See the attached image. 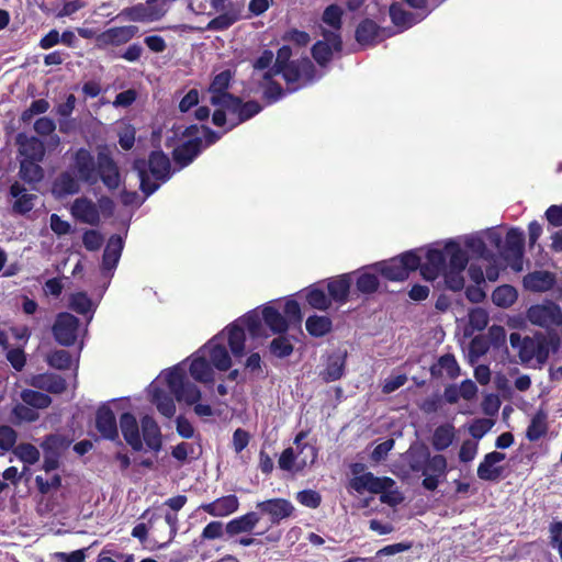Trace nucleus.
I'll use <instances>...</instances> for the list:
<instances>
[{"label":"nucleus","instance_id":"f257e3e1","mask_svg":"<svg viewBox=\"0 0 562 562\" xmlns=\"http://www.w3.org/2000/svg\"><path fill=\"white\" fill-rule=\"evenodd\" d=\"M233 77V71L225 69L212 78L207 88V92L211 94L210 103L216 108L212 114V123L217 127H223L228 122L227 114L231 115L226 132L251 120L262 111V105L258 101H244L228 91Z\"/></svg>","mask_w":562,"mask_h":562},{"label":"nucleus","instance_id":"f03ea898","mask_svg":"<svg viewBox=\"0 0 562 562\" xmlns=\"http://www.w3.org/2000/svg\"><path fill=\"white\" fill-rule=\"evenodd\" d=\"M74 165L79 179L85 183L94 184L100 177L109 190H115L121 184L119 166L106 147L98 151L97 161L87 148L77 149Z\"/></svg>","mask_w":562,"mask_h":562},{"label":"nucleus","instance_id":"7ed1b4c3","mask_svg":"<svg viewBox=\"0 0 562 562\" xmlns=\"http://www.w3.org/2000/svg\"><path fill=\"white\" fill-rule=\"evenodd\" d=\"M292 49L289 45L281 46L277 52L276 61L263 78L271 79L273 75H282L284 81L289 86L290 92L300 88L312 85L318 79L317 70L313 61L308 57H302L291 60Z\"/></svg>","mask_w":562,"mask_h":562},{"label":"nucleus","instance_id":"20e7f679","mask_svg":"<svg viewBox=\"0 0 562 562\" xmlns=\"http://www.w3.org/2000/svg\"><path fill=\"white\" fill-rule=\"evenodd\" d=\"M133 169L139 178V189L146 198L156 192L171 176L169 157L162 150H153L148 159H135Z\"/></svg>","mask_w":562,"mask_h":562},{"label":"nucleus","instance_id":"39448f33","mask_svg":"<svg viewBox=\"0 0 562 562\" xmlns=\"http://www.w3.org/2000/svg\"><path fill=\"white\" fill-rule=\"evenodd\" d=\"M409 467L413 472H420L424 476L422 485L427 491H435L440 477L446 476L447 459L442 454L430 456L427 449L413 452L409 456Z\"/></svg>","mask_w":562,"mask_h":562},{"label":"nucleus","instance_id":"423d86ee","mask_svg":"<svg viewBox=\"0 0 562 562\" xmlns=\"http://www.w3.org/2000/svg\"><path fill=\"white\" fill-rule=\"evenodd\" d=\"M420 256L417 250H407L387 260L378 261L371 265L373 271L389 281H405L411 272L418 270Z\"/></svg>","mask_w":562,"mask_h":562},{"label":"nucleus","instance_id":"0eeeda50","mask_svg":"<svg viewBox=\"0 0 562 562\" xmlns=\"http://www.w3.org/2000/svg\"><path fill=\"white\" fill-rule=\"evenodd\" d=\"M166 382L169 391L178 402L193 405L201 398L200 389L186 379L183 371L177 367L170 369L166 374Z\"/></svg>","mask_w":562,"mask_h":562},{"label":"nucleus","instance_id":"6e6552de","mask_svg":"<svg viewBox=\"0 0 562 562\" xmlns=\"http://www.w3.org/2000/svg\"><path fill=\"white\" fill-rule=\"evenodd\" d=\"M342 15L344 10L336 3L327 5L321 16L324 24L329 26L331 30L322 27L321 35L325 40H329L337 53H340L344 47L342 37L340 31L342 29Z\"/></svg>","mask_w":562,"mask_h":562},{"label":"nucleus","instance_id":"1a4fd4ad","mask_svg":"<svg viewBox=\"0 0 562 562\" xmlns=\"http://www.w3.org/2000/svg\"><path fill=\"white\" fill-rule=\"evenodd\" d=\"M527 317L531 324L544 328L562 325V311L554 302L530 306L527 311Z\"/></svg>","mask_w":562,"mask_h":562},{"label":"nucleus","instance_id":"9d476101","mask_svg":"<svg viewBox=\"0 0 562 562\" xmlns=\"http://www.w3.org/2000/svg\"><path fill=\"white\" fill-rule=\"evenodd\" d=\"M78 329V317L67 312L57 314L55 323L52 327L55 340L65 347H70L76 342Z\"/></svg>","mask_w":562,"mask_h":562},{"label":"nucleus","instance_id":"9b49d317","mask_svg":"<svg viewBox=\"0 0 562 562\" xmlns=\"http://www.w3.org/2000/svg\"><path fill=\"white\" fill-rule=\"evenodd\" d=\"M392 35L390 30L369 18L361 20L355 31V38L362 47L375 46Z\"/></svg>","mask_w":562,"mask_h":562},{"label":"nucleus","instance_id":"f8f14e48","mask_svg":"<svg viewBox=\"0 0 562 562\" xmlns=\"http://www.w3.org/2000/svg\"><path fill=\"white\" fill-rule=\"evenodd\" d=\"M262 515H267L272 525H279L282 520L292 517L295 513L294 505L286 498H270L257 504Z\"/></svg>","mask_w":562,"mask_h":562},{"label":"nucleus","instance_id":"ddd939ff","mask_svg":"<svg viewBox=\"0 0 562 562\" xmlns=\"http://www.w3.org/2000/svg\"><path fill=\"white\" fill-rule=\"evenodd\" d=\"M166 12L167 9L162 4L149 3L147 0L146 4L138 3L123 9L119 16H124L133 22H153L160 20Z\"/></svg>","mask_w":562,"mask_h":562},{"label":"nucleus","instance_id":"4468645a","mask_svg":"<svg viewBox=\"0 0 562 562\" xmlns=\"http://www.w3.org/2000/svg\"><path fill=\"white\" fill-rule=\"evenodd\" d=\"M139 29L136 25H124L110 27L95 37L98 48H105L108 46H120L130 42L136 36Z\"/></svg>","mask_w":562,"mask_h":562},{"label":"nucleus","instance_id":"2eb2a0df","mask_svg":"<svg viewBox=\"0 0 562 562\" xmlns=\"http://www.w3.org/2000/svg\"><path fill=\"white\" fill-rule=\"evenodd\" d=\"M420 276L427 281H434L447 270L446 250L429 248L426 261L418 267Z\"/></svg>","mask_w":562,"mask_h":562},{"label":"nucleus","instance_id":"dca6fc26","mask_svg":"<svg viewBox=\"0 0 562 562\" xmlns=\"http://www.w3.org/2000/svg\"><path fill=\"white\" fill-rule=\"evenodd\" d=\"M352 282H355V292L358 295H372L378 292L380 288L379 273L373 271L371 265L364 266L356 271H352Z\"/></svg>","mask_w":562,"mask_h":562},{"label":"nucleus","instance_id":"f3484780","mask_svg":"<svg viewBox=\"0 0 562 562\" xmlns=\"http://www.w3.org/2000/svg\"><path fill=\"white\" fill-rule=\"evenodd\" d=\"M224 337L220 334L214 336L202 348V351L207 352L209 361L220 371H227L232 366V359L228 350L223 344Z\"/></svg>","mask_w":562,"mask_h":562},{"label":"nucleus","instance_id":"a211bd4d","mask_svg":"<svg viewBox=\"0 0 562 562\" xmlns=\"http://www.w3.org/2000/svg\"><path fill=\"white\" fill-rule=\"evenodd\" d=\"M204 145L201 137H194L182 142L172 150V159L180 168H186L203 151Z\"/></svg>","mask_w":562,"mask_h":562},{"label":"nucleus","instance_id":"6ab92c4d","mask_svg":"<svg viewBox=\"0 0 562 562\" xmlns=\"http://www.w3.org/2000/svg\"><path fill=\"white\" fill-rule=\"evenodd\" d=\"M70 213L80 223L91 226H97L100 223L98 205L87 196L77 198L71 204Z\"/></svg>","mask_w":562,"mask_h":562},{"label":"nucleus","instance_id":"aec40b11","mask_svg":"<svg viewBox=\"0 0 562 562\" xmlns=\"http://www.w3.org/2000/svg\"><path fill=\"white\" fill-rule=\"evenodd\" d=\"M95 428L106 440L117 441L119 430L115 415L110 406L102 404L95 413Z\"/></svg>","mask_w":562,"mask_h":562},{"label":"nucleus","instance_id":"412c9836","mask_svg":"<svg viewBox=\"0 0 562 562\" xmlns=\"http://www.w3.org/2000/svg\"><path fill=\"white\" fill-rule=\"evenodd\" d=\"M239 508V499L235 494L225 495L211 503H203L198 510H203L213 517H227Z\"/></svg>","mask_w":562,"mask_h":562},{"label":"nucleus","instance_id":"4be33fe9","mask_svg":"<svg viewBox=\"0 0 562 562\" xmlns=\"http://www.w3.org/2000/svg\"><path fill=\"white\" fill-rule=\"evenodd\" d=\"M120 428L126 443L134 451H142L144 445L140 437L139 425L132 413L125 412L120 416Z\"/></svg>","mask_w":562,"mask_h":562},{"label":"nucleus","instance_id":"5701e85b","mask_svg":"<svg viewBox=\"0 0 562 562\" xmlns=\"http://www.w3.org/2000/svg\"><path fill=\"white\" fill-rule=\"evenodd\" d=\"M352 273H344L331 278L327 283V291L331 302L344 305L351 294Z\"/></svg>","mask_w":562,"mask_h":562},{"label":"nucleus","instance_id":"b1692460","mask_svg":"<svg viewBox=\"0 0 562 562\" xmlns=\"http://www.w3.org/2000/svg\"><path fill=\"white\" fill-rule=\"evenodd\" d=\"M505 453L498 451L486 453L477 467V476L483 481H497L503 474V467L496 464L505 460Z\"/></svg>","mask_w":562,"mask_h":562},{"label":"nucleus","instance_id":"393cba45","mask_svg":"<svg viewBox=\"0 0 562 562\" xmlns=\"http://www.w3.org/2000/svg\"><path fill=\"white\" fill-rule=\"evenodd\" d=\"M460 366L452 353L440 356L435 363L431 364L429 372L431 378H448L454 380L460 375Z\"/></svg>","mask_w":562,"mask_h":562},{"label":"nucleus","instance_id":"a878e982","mask_svg":"<svg viewBox=\"0 0 562 562\" xmlns=\"http://www.w3.org/2000/svg\"><path fill=\"white\" fill-rule=\"evenodd\" d=\"M16 143L19 145L20 154L24 157L23 159L37 161H42L44 159L45 145L38 137H29L24 134H19Z\"/></svg>","mask_w":562,"mask_h":562},{"label":"nucleus","instance_id":"bb28decb","mask_svg":"<svg viewBox=\"0 0 562 562\" xmlns=\"http://www.w3.org/2000/svg\"><path fill=\"white\" fill-rule=\"evenodd\" d=\"M525 250V234L520 228L508 229L505 237L503 255L506 259L520 261Z\"/></svg>","mask_w":562,"mask_h":562},{"label":"nucleus","instance_id":"cd10ccee","mask_svg":"<svg viewBox=\"0 0 562 562\" xmlns=\"http://www.w3.org/2000/svg\"><path fill=\"white\" fill-rule=\"evenodd\" d=\"M9 193L15 199L12 205L14 213L24 215L33 210L37 196L33 193H27L23 184L15 181L10 186Z\"/></svg>","mask_w":562,"mask_h":562},{"label":"nucleus","instance_id":"c85d7f7f","mask_svg":"<svg viewBox=\"0 0 562 562\" xmlns=\"http://www.w3.org/2000/svg\"><path fill=\"white\" fill-rule=\"evenodd\" d=\"M80 179L70 171L60 172L52 183V192L56 198L77 194L80 191Z\"/></svg>","mask_w":562,"mask_h":562},{"label":"nucleus","instance_id":"c756f323","mask_svg":"<svg viewBox=\"0 0 562 562\" xmlns=\"http://www.w3.org/2000/svg\"><path fill=\"white\" fill-rule=\"evenodd\" d=\"M142 436L146 446L155 451L159 452L162 447L161 431L157 422L149 415H145L140 419Z\"/></svg>","mask_w":562,"mask_h":562},{"label":"nucleus","instance_id":"7c9ffc66","mask_svg":"<svg viewBox=\"0 0 562 562\" xmlns=\"http://www.w3.org/2000/svg\"><path fill=\"white\" fill-rule=\"evenodd\" d=\"M123 248H124V240L120 235L114 234L109 238L105 249L103 251V256H102V270L103 271H110V270H113L116 268L119 260L121 258Z\"/></svg>","mask_w":562,"mask_h":562},{"label":"nucleus","instance_id":"2f4dec72","mask_svg":"<svg viewBox=\"0 0 562 562\" xmlns=\"http://www.w3.org/2000/svg\"><path fill=\"white\" fill-rule=\"evenodd\" d=\"M31 384L38 390H43L52 394H61L67 389L66 380L54 373L34 375Z\"/></svg>","mask_w":562,"mask_h":562},{"label":"nucleus","instance_id":"473e14b6","mask_svg":"<svg viewBox=\"0 0 562 562\" xmlns=\"http://www.w3.org/2000/svg\"><path fill=\"white\" fill-rule=\"evenodd\" d=\"M510 346L518 349V356L522 363H528L535 359L536 334L532 337H521L519 333H512L509 336Z\"/></svg>","mask_w":562,"mask_h":562},{"label":"nucleus","instance_id":"72a5a7b5","mask_svg":"<svg viewBox=\"0 0 562 562\" xmlns=\"http://www.w3.org/2000/svg\"><path fill=\"white\" fill-rule=\"evenodd\" d=\"M559 345L560 339L555 334L548 337L542 333H536L535 359L537 362L540 366L544 364L549 359L550 350L557 351Z\"/></svg>","mask_w":562,"mask_h":562},{"label":"nucleus","instance_id":"f704fd0d","mask_svg":"<svg viewBox=\"0 0 562 562\" xmlns=\"http://www.w3.org/2000/svg\"><path fill=\"white\" fill-rule=\"evenodd\" d=\"M260 517L256 512H249L237 518L229 520L225 526V531L233 537L241 532H250L259 522Z\"/></svg>","mask_w":562,"mask_h":562},{"label":"nucleus","instance_id":"c9c22d12","mask_svg":"<svg viewBox=\"0 0 562 562\" xmlns=\"http://www.w3.org/2000/svg\"><path fill=\"white\" fill-rule=\"evenodd\" d=\"M525 286L533 292H546L555 284V277L549 271H535L524 279Z\"/></svg>","mask_w":562,"mask_h":562},{"label":"nucleus","instance_id":"e433bc0d","mask_svg":"<svg viewBox=\"0 0 562 562\" xmlns=\"http://www.w3.org/2000/svg\"><path fill=\"white\" fill-rule=\"evenodd\" d=\"M227 342L234 357L240 358L245 353V328L237 322H233L226 328Z\"/></svg>","mask_w":562,"mask_h":562},{"label":"nucleus","instance_id":"4c0bfd02","mask_svg":"<svg viewBox=\"0 0 562 562\" xmlns=\"http://www.w3.org/2000/svg\"><path fill=\"white\" fill-rule=\"evenodd\" d=\"M447 270L463 271L469 262L468 254L461 248L460 244L454 240H449L445 245Z\"/></svg>","mask_w":562,"mask_h":562},{"label":"nucleus","instance_id":"58836bf2","mask_svg":"<svg viewBox=\"0 0 562 562\" xmlns=\"http://www.w3.org/2000/svg\"><path fill=\"white\" fill-rule=\"evenodd\" d=\"M307 435V430H301L300 432L296 434L293 441L299 451V456L304 453L305 451H308V457H303L297 461L296 471H303L306 467L313 465L318 457V451L316 447L303 442Z\"/></svg>","mask_w":562,"mask_h":562},{"label":"nucleus","instance_id":"ea45409f","mask_svg":"<svg viewBox=\"0 0 562 562\" xmlns=\"http://www.w3.org/2000/svg\"><path fill=\"white\" fill-rule=\"evenodd\" d=\"M262 319L274 334H285L289 329L288 319L272 305H265Z\"/></svg>","mask_w":562,"mask_h":562},{"label":"nucleus","instance_id":"a19ab883","mask_svg":"<svg viewBox=\"0 0 562 562\" xmlns=\"http://www.w3.org/2000/svg\"><path fill=\"white\" fill-rule=\"evenodd\" d=\"M189 372L198 382L212 383L214 381L212 364L204 356L196 357L191 361Z\"/></svg>","mask_w":562,"mask_h":562},{"label":"nucleus","instance_id":"79ce46f5","mask_svg":"<svg viewBox=\"0 0 562 562\" xmlns=\"http://www.w3.org/2000/svg\"><path fill=\"white\" fill-rule=\"evenodd\" d=\"M548 414L543 409H539L532 416L529 426L526 430V438L529 441H538L548 432Z\"/></svg>","mask_w":562,"mask_h":562},{"label":"nucleus","instance_id":"37998d69","mask_svg":"<svg viewBox=\"0 0 562 562\" xmlns=\"http://www.w3.org/2000/svg\"><path fill=\"white\" fill-rule=\"evenodd\" d=\"M151 402L156 405L158 412L166 418H171L176 413L173 398L165 390L154 386L151 390Z\"/></svg>","mask_w":562,"mask_h":562},{"label":"nucleus","instance_id":"c03bdc74","mask_svg":"<svg viewBox=\"0 0 562 562\" xmlns=\"http://www.w3.org/2000/svg\"><path fill=\"white\" fill-rule=\"evenodd\" d=\"M334 53L337 52L333 43L324 37L316 41L311 48L312 57L321 67H326L331 61Z\"/></svg>","mask_w":562,"mask_h":562},{"label":"nucleus","instance_id":"a18cd8bd","mask_svg":"<svg viewBox=\"0 0 562 562\" xmlns=\"http://www.w3.org/2000/svg\"><path fill=\"white\" fill-rule=\"evenodd\" d=\"M389 14L392 23L401 30H407L418 22L415 13L404 10L398 3L390 5Z\"/></svg>","mask_w":562,"mask_h":562},{"label":"nucleus","instance_id":"49530a36","mask_svg":"<svg viewBox=\"0 0 562 562\" xmlns=\"http://www.w3.org/2000/svg\"><path fill=\"white\" fill-rule=\"evenodd\" d=\"M307 333L315 338L324 337L333 329V322L328 316L312 315L305 322Z\"/></svg>","mask_w":562,"mask_h":562},{"label":"nucleus","instance_id":"de8ad7c7","mask_svg":"<svg viewBox=\"0 0 562 562\" xmlns=\"http://www.w3.org/2000/svg\"><path fill=\"white\" fill-rule=\"evenodd\" d=\"M454 427L451 424L438 426L432 435V447L437 451L446 450L454 439Z\"/></svg>","mask_w":562,"mask_h":562},{"label":"nucleus","instance_id":"09e8293b","mask_svg":"<svg viewBox=\"0 0 562 562\" xmlns=\"http://www.w3.org/2000/svg\"><path fill=\"white\" fill-rule=\"evenodd\" d=\"M37 160H25L20 162L19 176L27 183H37L44 177V170Z\"/></svg>","mask_w":562,"mask_h":562},{"label":"nucleus","instance_id":"8fccbe9b","mask_svg":"<svg viewBox=\"0 0 562 562\" xmlns=\"http://www.w3.org/2000/svg\"><path fill=\"white\" fill-rule=\"evenodd\" d=\"M517 297L518 293L516 289L509 284L499 285L492 293V301L498 307L513 305Z\"/></svg>","mask_w":562,"mask_h":562},{"label":"nucleus","instance_id":"3c124183","mask_svg":"<svg viewBox=\"0 0 562 562\" xmlns=\"http://www.w3.org/2000/svg\"><path fill=\"white\" fill-rule=\"evenodd\" d=\"M262 315L260 316L256 310L246 313L237 319L252 338H258L262 335Z\"/></svg>","mask_w":562,"mask_h":562},{"label":"nucleus","instance_id":"603ef678","mask_svg":"<svg viewBox=\"0 0 562 562\" xmlns=\"http://www.w3.org/2000/svg\"><path fill=\"white\" fill-rule=\"evenodd\" d=\"M345 357H329L326 369L322 373L323 380L325 382H334L339 380L345 373Z\"/></svg>","mask_w":562,"mask_h":562},{"label":"nucleus","instance_id":"864d4df0","mask_svg":"<svg viewBox=\"0 0 562 562\" xmlns=\"http://www.w3.org/2000/svg\"><path fill=\"white\" fill-rule=\"evenodd\" d=\"M70 441L67 437L59 434H49L45 436L41 443L43 452L63 454V452L69 447Z\"/></svg>","mask_w":562,"mask_h":562},{"label":"nucleus","instance_id":"5fc2aeb1","mask_svg":"<svg viewBox=\"0 0 562 562\" xmlns=\"http://www.w3.org/2000/svg\"><path fill=\"white\" fill-rule=\"evenodd\" d=\"M21 398L26 405L37 409L47 408L52 404V398L49 395L30 389L23 390L21 392Z\"/></svg>","mask_w":562,"mask_h":562},{"label":"nucleus","instance_id":"6e6d98bb","mask_svg":"<svg viewBox=\"0 0 562 562\" xmlns=\"http://www.w3.org/2000/svg\"><path fill=\"white\" fill-rule=\"evenodd\" d=\"M14 456L25 464L33 465L40 461V450L32 443L21 442L13 449Z\"/></svg>","mask_w":562,"mask_h":562},{"label":"nucleus","instance_id":"4d7b16f0","mask_svg":"<svg viewBox=\"0 0 562 562\" xmlns=\"http://www.w3.org/2000/svg\"><path fill=\"white\" fill-rule=\"evenodd\" d=\"M294 346L284 334H279L269 345V351L277 358L283 359L292 355Z\"/></svg>","mask_w":562,"mask_h":562},{"label":"nucleus","instance_id":"13d9d810","mask_svg":"<svg viewBox=\"0 0 562 562\" xmlns=\"http://www.w3.org/2000/svg\"><path fill=\"white\" fill-rule=\"evenodd\" d=\"M306 302L315 310L327 311L331 306L329 295L318 288H310L306 292Z\"/></svg>","mask_w":562,"mask_h":562},{"label":"nucleus","instance_id":"bf43d9fd","mask_svg":"<svg viewBox=\"0 0 562 562\" xmlns=\"http://www.w3.org/2000/svg\"><path fill=\"white\" fill-rule=\"evenodd\" d=\"M63 479L58 473L53 474L49 479L42 475L35 476V485L40 494L47 495L56 492L61 487Z\"/></svg>","mask_w":562,"mask_h":562},{"label":"nucleus","instance_id":"052dcab7","mask_svg":"<svg viewBox=\"0 0 562 562\" xmlns=\"http://www.w3.org/2000/svg\"><path fill=\"white\" fill-rule=\"evenodd\" d=\"M47 362L55 369L67 370L70 368L72 359L69 351L60 349L49 353L47 357Z\"/></svg>","mask_w":562,"mask_h":562},{"label":"nucleus","instance_id":"680f3d73","mask_svg":"<svg viewBox=\"0 0 562 562\" xmlns=\"http://www.w3.org/2000/svg\"><path fill=\"white\" fill-rule=\"evenodd\" d=\"M92 302L86 292H77L71 295L69 307L78 314L85 315L91 311Z\"/></svg>","mask_w":562,"mask_h":562},{"label":"nucleus","instance_id":"e2e57ef3","mask_svg":"<svg viewBox=\"0 0 562 562\" xmlns=\"http://www.w3.org/2000/svg\"><path fill=\"white\" fill-rule=\"evenodd\" d=\"M299 452L295 453L294 449L289 447L285 448L278 460L279 468L288 472H297V461L300 460Z\"/></svg>","mask_w":562,"mask_h":562},{"label":"nucleus","instance_id":"0e129e2a","mask_svg":"<svg viewBox=\"0 0 562 562\" xmlns=\"http://www.w3.org/2000/svg\"><path fill=\"white\" fill-rule=\"evenodd\" d=\"M296 501L307 508L316 509L322 504V495L315 490L307 488L296 493Z\"/></svg>","mask_w":562,"mask_h":562},{"label":"nucleus","instance_id":"69168bd1","mask_svg":"<svg viewBox=\"0 0 562 562\" xmlns=\"http://www.w3.org/2000/svg\"><path fill=\"white\" fill-rule=\"evenodd\" d=\"M238 16L231 13H223L212 19L207 25V31H225L228 30L236 21Z\"/></svg>","mask_w":562,"mask_h":562},{"label":"nucleus","instance_id":"338daca9","mask_svg":"<svg viewBox=\"0 0 562 562\" xmlns=\"http://www.w3.org/2000/svg\"><path fill=\"white\" fill-rule=\"evenodd\" d=\"M18 432L8 425L0 426V449L10 451L16 447Z\"/></svg>","mask_w":562,"mask_h":562},{"label":"nucleus","instance_id":"774afa93","mask_svg":"<svg viewBox=\"0 0 562 562\" xmlns=\"http://www.w3.org/2000/svg\"><path fill=\"white\" fill-rule=\"evenodd\" d=\"M49 109V102L45 99L34 100L21 114L22 122H30L34 115L44 114Z\"/></svg>","mask_w":562,"mask_h":562}]
</instances>
